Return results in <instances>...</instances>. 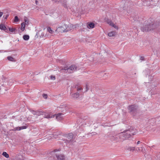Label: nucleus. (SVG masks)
<instances>
[{"mask_svg": "<svg viewBox=\"0 0 160 160\" xmlns=\"http://www.w3.org/2000/svg\"><path fill=\"white\" fill-rule=\"evenodd\" d=\"M77 69V67L75 65H72L68 68H62L61 69V71L62 72L68 73H72L76 71Z\"/></svg>", "mask_w": 160, "mask_h": 160, "instance_id": "5", "label": "nucleus"}, {"mask_svg": "<svg viewBox=\"0 0 160 160\" xmlns=\"http://www.w3.org/2000/svg\"><path fill=\"white\" fill-rule=\"evenodd\" d=\"M79 96V94L78 92H76L71 95L72 97L73 98H76L78 97Z\"/></svg>", "mask_w": 160, "mask_h": 160, "instance_id": "16", "label": "nucleus"}, {"mask_svg": "<svg viewBox=\"0 0 160 160\" xmlns=\"http://www.w3.org/2000/svg\"><path fill=\"white\" fill-rule=\"evenodd\" d=\"M9 31L11 32H15L17 31L16 29L13 28H9Z\"/></svg>", "mask_w": 160, "mask_h": 160, "instance_id": "24", "label": "nucleus"}, {"mask_svg": "<svg viewBox=\"0 0 160 160\" xmlns=\"http://www.w3.org/2000/svg\"><path fill=\"white\" fill-rule=\"evenodd\" d=\"M82 88L81 87H78L77 89V90L78 91L81 90H82Z\"/></svg>", "mask_w": 160, "mask_h": 160, "instance_id": "37", "label": "nucleus"}, {"mask_svg": "<svg viewBox=\"0 0 160 160\" xmlns=\"http://www.w3.org/2000/svg\"><path fill=\"white\" fill-rule=\"evenodd\" d=\"M47 30L48 32L51 34L53 33V31L52 30L51 28L49 27H48L47 28Z\"/></svg>", "mask_w": 160, "mask_h": 160, "instance_id": "26", "label": "nucleus"}, {"mask_svg": "<svg viewBox=\"0 0 160 160\" xmlns=\"http://www.w3.org/2000/svg\"><path fill=\"white\" fill-rule=\"evenodd\" d=\"M136 129L133 127L128 126L123 132L120 133V135H122V137H121V141H122L128 139L132 136L135 134Z\"/></svg>", "mask_w": 160, "mask_h": 160, "instance_id": "1", "label": "nucleus"}, {"mask_svg": "<svg viewBox=\"0 0 160 160\" xmlns=\"http://www.w3.org/2000/svg\"><path fill=\"white\" fill-rule=\"evenodd\" d=\"M107 23L110 25L112 22V21L110 20H107Z\"/></svg>", "mask_w": 160, "mask_h": 160, "instance_id": "32", "label": "nucleus"}, {"mask_svg": "<svg viewBox=\"0 0 160 160\" xmlns=\"http://www.w3.org/2000/svg\"><path fill=\"white\" fill-rule=\"evenodd\" d=\"M55 77L54 76L51 75L50 76V79L51 80H55Z\"/></svg>", "mask_w": 160, "mask_h": 160, "instance_id": "33", "label": "nucleus"}, {"mask_svg": "<svg viewBox=\"0 0 160 160\" xmlns=\"http://www.w3.org/2000/svg\"><path fill=\"white\" fill-rule=\"evenodd\" d=\"M19 21V19L17 16H15L14 17V22H17Z\"/></svg>", "mask_w": 160, "mask_h": 160, "instance_id": "31", "label": "nucleus"}, {"mask_svg": "<svg viewBox=\"0 0 160 160\" xmlns=\"http://www.w3.org/2000/svg\"><path fill=\"white\" fill-rule=\"evenodd\" d=\"M55 2H60L62 4L63 7L65 8H67V6L66 4V0H52Z\"/></svg>", "mask_w": 160, "mask_h": 160, "instance_id": "14", "label": "nucleus"}, {"mask_svg": "<svg viewBox=\"0 0 160 160\" xmlns=\"http://www.w3.org/2000/svg\"><path fill=\"white\" fill-rule=\"evenodd\" d=\"M155 29L160 32V22L146 23L145 25H143L141 28V30L143 32H148Z\"/></svg>", "mask_w": 160, "mask_h": 160, "instance_id": "2", "label": "nucleus"}, {"mask_svg": "<svg viewBox=\"0 0 160 160\" xmlns=\"http://www.w3.org/2000/svg\"><path fill=\"white\" fill-rule=\"evenodd\" d=\"M30 111L34 115H37V111H34L32 110H30Z\"/></svg>", "mask_w": 160, "mask_h": 160, "instance_id": "30", "label": "nucleus"}, {"mask_svg": "<svg viewBox=\"0 0 160 160\" xmlns=\"http://www.w3.org/2000/svg\"><path fill=\"white\" fill-rule=\"evenodd\" d=\"M90 28H93L94 27V24L92 22H91L88 25Z\"/></svg>", "mask_w": 160, "mask_h": 160, "instance_id": "28", "label": "nucleus"}, {"mask_svg": "<svg viewBox=\"0 0 160 160\" xmlns=\"http://www.w3.org/2000/svg\"><path fill=\"white\" fill-rule=\"evenodd\" d=\"M0 29L1 30L5 31L6 30V28L4 25L1 24H0Z\"/></svg>", "mask_w": 160, "mask_h": 160, "instance_id": "19", "label": "nucleus"}, {"mask_svg": "<svg viewBox=\"0 0 160 160\" xmlns=\"http://www.w3.org/2000/svg\"><path fill=\"white\" fill-rule=\"evenodd\" d=\"M3 14V12H1L0 11V18L1 17Z\"/></svg>", "mask_w": 160, "mask_h": 160, "instance_id": "38", "label": "nucleus"}, {"mask_svg": "<svg viewBox=\"0 0 160 160\" xmlns=\"http://www.w3.org/2000/svg\"><path fill=\"white\" fill-rule=\"evenodd\" d=\"M54 115L56 116V119L58 121L62 119L63 118V114L62 113H58Z\"/></svg>", "mask_w": 160, "mask_h": 160, "instance_id": "12", "label": "nucleus"}, {"mask_svg": "<svg viewBox=\"0 0 160 160\" xmlns=\"http://www.w3.org/2000/svg\"><path fill=\"white\" fill-rule=\"evenodd\" d=\"M77 123L79 124V127L82 126H84L85 125L89 126L92 124V121L91 119L86 118L84 119H79L77 121Z\"/></svg>", "mask_w": 160, "mask_h": 160, "instance_id": "3", "label": "nucleus"}, {"mask_svg": "<svg viewBox=\"0 0 160 160\" xmlns=\"http://www.w3.org/2000/svg\"><path fill=\"white\" fill-rule=\"evenodd\" d=\"M127 150L129 151H133L135 150V147H129L127 148Z\"/></svg>", "mask_w": 160, "mask_h": 160, "instance_id": "18", "label": "nucleus"}, {"mask_svg": "<svg viewBox=\"0 0 160 160\" xmlns=\"http://www.w3.org/2000/svg\"><path fill=\"white\" fill-rule=\"evenodd\" d=\"M42 96H43V97L45 99H46L47 98L48 96H47V94H43L42 95Z\"/></svg>", "mask_w": 160, "mask_h": 160, "instance_id": "34", "label": "nucleus"}, {"mask_svg": "<svg viewBox=\"0 0 160 160\" xmlns=\"http://www.w3.org/2000/svg\"><path fill=\"white\" fill-rule=\"evenodd\" d=\"M29 38V36L28 35H25L23 36V39L24 40L27 41Z\"/></svg>", "mask_w": 160, "mask_h": 160, "instance_id": "23", "label": "nucleus"}, {"mask_svg": "<svg viewBox=\"0 0 160 160\" xmlns=\"http://www.w3.org/2000/svg\"><path fill=\"white\" fill-rule=\"evenodd\" d=\"M112 27L117 29H118V27L115 24H114V25L112 26Z\"/></svg>", "mask_w": 160, "mask_h": 160, "instance_id": "35", "label": "nucleus"}, {"mask_svg": "<svg viewBox=\"0 0 160 160\" xmlns=\"http://www.w3.org/2000/svg\"><path fill=\"white\" fill-rule=\"evenodd\" d=\"M2 52V51H0V52Z\"/></svg>", "mask_w": 160, "mask_h": 160, "instance_id": "45", "label": "nucleus"}, {"mask_svg": "<svg viewBox=\"0 0 160 160\" xmlns=\"http://www.w3.org/2000/svg\"><path fill=\"white\" fill-rule=\"evenodd\" d=\"M7 59L10 61L12 62H15V60L11 56H8L7 57Z\"/></svg>", "mask_w": 160, "mask_h": 160, "instance_id": "20", "label": "nucleus"}, {"mask_svg": "<svg viewBox=\"0 0 160 160\" xmlns=\"http://www.w3.org/2000/svg\"><path fill=\"white\" fill-rule=\"evenodd\" d=\"M28 127L27 126H24L21 127H17L15 128L16 130L20 131L21 130L25 129Z\"/></svg>", "mask_w": 160, "mask_h": 160, "instance_id": "15", "label": "nucleus"}, {"mask_svg": "<svg viewBox=\"0 0 160 160\" xmlns=\"http://www.w3.org/2000/svg\"><path fill=\"white\" fill-rule=\"evenodd\" d=\"M76 27H79L78 24H76L75 25H74L72 24H69L67 25L66 24V32H67L68 31H70L74 28Z\"/></svg>", "mask_w": 160, "mask_h": 160, "instance_id": "9", "label": "nucleus"}, {"mask_svg": "<svg viewBox=\"0 0 160 160\" xmlns=\"http://www.w3.org/2000/svg\"><path fill=\"white\" fill-rule=\"evenodd\" d=\"M55 117V115H52L51 113H45L44 114V118H53Z\"/></svg>", "mask_w": 160, "mask_h": 160, "instance_id": "13", "label": "nucleus"}, {"mask_svg": "<svg viewBox=\"0 0 160 160\" xmlns=\"http://www.w3.org/2000/svg\"><path fill=\"white\" fill-rule=\"evenodd\" d=\"M56 152H58V150H55L50 152V154L52 155H55L58 160H65V157L63 154H59L58 153H55Z\"/></svg>", "mask_w": 160, "mask_h": 160, "instance_id": "6", "label": "nucleus"}, {"mask_svg": "<svg viewBox=\"0 0 160 160\" xmlns=\"http://www.w3.org/2000/svg\"><path fill=\"white\" fill-rule=\"evenodd\" d=\"M2 155L5 157V158H9V155L6 152H3L2 153Z\"/></svg>", "mask_w": 160, "mask_h": 160, "instance_id": "25", "label": "nucleus"}, {"mask_svg": "<svg viewBox=\"0 0 160 160\" xmlns=\"http://www.w3.org/2000/svg\"><path fill=\"white\" fill-rule=\"evenodd\" d=\"M44 112L42 111H37V115L40 116L41 115H43Z\"/></svg>", "mask_w": 160, "mask_h": 160, "instance_id": "29", "label": "nucleus"}, {"mask_svg": "<svg viewBox=\"0 0 160 160\" xmlns=\"http://www.w3.org/2000/svg\"><path fill=\"white\" fill-rule=\"evenodd\" d=\"M116 32L115 31H112L108 33V35L109 37H112L115 36L116 34Z\"/></svg>", "mask_w": 160, "mask_h": 160, "instance_id": "17", "label": "nucleus"}, {"mask_svg": "<svg viewBox=\"0 0 160 160\" xmlns=\"http://www.w3.org/2000/svg\"><path fill=\"white\" fill-rule=\"evenodd\" d=\"M128 108L131 114L133 116H135L137 113L138 107L133 105L129 106Z\"/></svg>", "mask_w": 160, "mask_h": 160, "instance_id": "8", "label": "nucleus"}, {"mask_svg": "<svg viewBox=\"0 0 160 160\" xmlns=\"http://www.w3.org/2000/svg\"><path fill=\"white\" fill-rule=\"evenodd\" d=\"M57 136L56 134H53V137L55 138H57Z\"/></svg>", "mask_w": 160, "mask_h": 160, "instance_id": "39", "label": "nucleus"}, {"mask_svg": "<svg viewBox=\"0 0 160 160\" xmlns=\"http://www.w3.org/2000/svg\"><path fill=\"white\" fill-rule=\"evenodd\" d=\"M135 150L137 152H138L140 151H142V152H143V148L142 147H141L140 148H135Z\"/></svg>", "mask_w": 160, "mask_h": 160, "instance_id": "27", "label": "nucleus"}, {"mask_svg": "<svg viewBox=\"0 0 160 160\" xmlns=\"http://www.w3.org/2000/svg\"><path fill=\"white\" fill-rule=\"evenodd\" d=\"M8 16H7L5 18V19H7V17Z\"/></svg>", "mask_w": 160, "mask_h": 160, "instance_id": "43", "label": "nucleus"}, {"mask_svg": "<svg viewBox=\"0 0 160 160\" xmlns=\"http://www.w3.org/2000/svg\"><path fill=\"white\" fill-rule=\"evenodd\" d=\"M108 138H109L111 141H121V137H122V135H120V133L116 135H113L111 134H110L108 136Z\"/></svg>", "mask_w": 160, "mask_h": 160, "instance_id": "7", "label": "nucleus"}, {"mask_svg": "<svg viewBox=\"0 0 160 160\" xmlns=\"http://www.w3.org/2000/svg\"><path fill=\"white\" fill-rule=\"evenodd\" d=\"M151 90L150 91V93L151 95H154L157 93V92L156 90V86H155L154 85L152 84L151 85Z\"/></svg>", "mask_w": 160, "mask_h": 160, "instance_id": "10", "label": "nucleus"}, {"mask_svg": "<svg viewBox=\"0 0 160 160\" xmlns=\"http://www.w3.org/2000/svg\"><path fill=\"white\" fill-rule=\"evenodd\" d=\"M24 21L25 22L24 23H25V25H28V24L29 21H28V18H27L26 17H24Z\"/></svg>", "mask_w": 160, "mask_h": 160, "instance_id": "22", "label": "nucleus"}, {"mask_svg": "<svg viewBox=\"0 0 160 160\" xmlns=\"http://www.w3.org/2000/svg\"><path fill=\"white\" fill-rule=\"evenodd\" d=\"M105 75H106V76L107 75L106 73L104 74V76H105Z\"/></svg>", "mask_w": 160, "mask_h": 160, "instance_id": "44", "label": "nucleus"}, {"mask_svg": "<svg viewBox=\"0 0 160 160\" xmlns=\"http://www.w3.org/2000/svg\"><path fill=\"white\" fill-rule=\"evenodd\" d=\"M114 23H113V22H112L111 23V24L110 25V26H112H112L114 25Z\"/></svg>", "mask_w": 160, "mask_h": 160, "instance_id": "41", "label": "nucleus"}, {"mask_svg": "<svg viewBox=\"0 0 160 160\" xmlns=\"http://www.w3.org/2000/svg\"><path fill=\"white\" fill-rule=\"evenodd\" d=\"M67 139L65 140V142L66 145L69 147L71 146L75 142V141L73 139V135L72 133H70L66 135Z\"/></svg>", "mask_w": 160, "mask_h": 160, "instance_id": "4", "label": "nucleus"}, {"mask_svg": "<svg viewBox=\"0 0 160 160\" xmlns=\"http://www.w3.org/2000/svg\"><path fill=\"white\" fill-rule=\"evenodd\" d=\"M35 3H36V5H38V1L37 0H36L35 1Z\"/></svg>", "mask_w": 160, "mask_h": 160, "instance_id": "40", "label": "nucleus"}, {"mask_svg": "<svg viewBox=\"0 0 160 160\" xmlns=\"http://www.w3.org/2000/svg\"><path fill=\"white\" fill-rule=\"evenodd\" d=\"M144 57L143 56H141L140 58V59L141 60V61H143L144 60Z\"/></svg>", "mask_w": 160, "mask_h": 160, "instance_id": "36", "label": "nucleus"}, {"mask_svg": "<svg viewBox=\"0 0 160 160\" xmlns=\"http://www.w3.org/2000/svg\"><path fill=\"white\" fill-rule=\"evenodd\" d=\"M65 27L66 24H65L62 26L58 27V28H57L56 30L58 32H66Z\"/></svg>", "mask_w": 160, "mask_h": 160, "instance_id": "11", "label": "nucleus"}, {"mask_svg": "<svg viewBox=\"0 0 160 160\" xmlns=\"http://www.w3.org/2000/svg\"><path fill=\"white\" fill-rule=\"evenodd\" d=\"M140 142L139 141H138V142H137V144H139L140 143Z\"/></svg>", "mask_w": 160, "mask_h": 160, "instance_id": "42", "label": "nucleus"}, {"mask_svg": "<svg viewBox=\"0 0 160 160\" xmlns=\"http://www.w3.org/2000/svg\"><path fill=\"white\" fill-rule=\"evenodd\" d=\"M25 25L24 23V22H23L21 23V31H23L25 29Z\"/></svg>", "mask_w": 160, "mask_h": 160, "instance_id": "21", "label": "nucleus"}]
</instances>
